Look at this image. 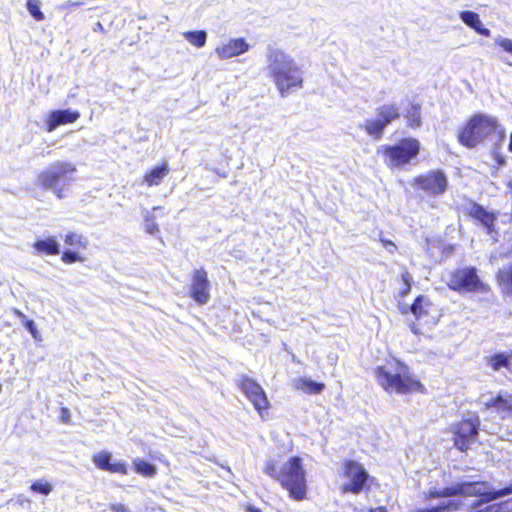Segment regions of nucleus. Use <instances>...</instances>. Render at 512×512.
I'll use <instances>...</instances> for the list:
<instances>
[{
    "mask_svg": "<svg viewBox=\"0 0 512 512\" xmlns=\"http://www.w3.org/2000/svg\"><path fill=\"white\" fill-rule=\"evenodd\" d=\"M266 71L281 97L285 98L303 87V70L283 50L269 45L266 49Z\"/></svg>",
    "mask_w": 512,
    "mask_h": 512,
    "instance_id": "nucleus-1",
    "label": "nucleus"
},
{
    "mask_svg": "<svg viewBox=\"0 0 512 512\" xmlns=\"http://www.w3.org/2000/svg\"><path fill=\"white\" fill-rule=\"evenodd\" d=\"M505 139V130L497 118L476 114L471 117L458 133V141L466 148H475L479 144L497 147Z\"/></svg>",
    "mask_w": 512,
    "mask_h": 512,
    "instance_id": "nucleus-2",
    "label": "nucleus"
},
{
    "mask_svg": "<svg viewBox=\"0 0 512 512\" xmlns=\"http://www.w3.org/2000/svg\"><path fill=\"white\" fill-rule=\"evenodd\" d=\"M375 378L377 383L389 393L407 394L424 390L421 382L413 377L410 368L404 363L398 362L397 368L393 371L378 366L375 369Z\"/></svg>",
    "mask_w": 512,
    "mask_h": 512,
    "instance_id": "nucleus-3",
    "label": "nucleus"
},
{
    "mask_svg": "<svg viewBox=\"0 0 512 512\" xmlns=\"http://www.w3.org/2000/svg\"><path fill=\"white\" fill-rule=\"evenodd\" d=\"M279 483L289 492V496L302 501L307 495L306 473L302 466V459L298 456L291 457L282 465V474Z\"/></svg>",
    "mask_w": 512,
    "mask_h": 512,
    "instance_id": "nucleus-4",
    "label": "nucleus"
},
{
    "mask_svg": "<svg viewBox=\"0 0 512 512\" xmlns=\"http://www.w3.org/2000/svg\"><path fill=\"white\" fill-rule=\"evenodd\" d=\"M76 172L74 164L65 161H56L38 176V182L43 189H52L58 186H68L73 181Z\"/></svg>",
    "mask_w": 512,
    "mask_h": 512,
    "instance_id": "nucleus-5",
    "label": "nucleus"
},
{
    "mask_svg": "<svg viewBox=\"0 0 512 512\" xmlns=\"http://www.w3.org/2000/svg\"><path fill=\"white\" fill-rule=\"evenodd\" d=\"M420 151V142L415 138H404L394 145L383 146L388 164L394 167L404 166L414 160Z\"/></svg>",
    "mask_w": 512,
    "mask_h": 512,
    "instance_id": "nucleus-6",
    "label": "nucleus"
},
{
    "mask_svg": "<svg viewBox=\"0 0 512 512\" xmlns=\"http://www.w3.org/2000/svg\"><path fill=\"white\" fill-rule=\"evenodd\" d=\"M449 287L457 292H486L488 287L477 275L475 267L457 269L451 273Z\"/></svg>",
    "mask_w": 512,
    "mask_h": 512,
    "instance_id": "nucleus-7",
    "label": "nucleus"
},
{
    "mask_svg": "<svg viewBox=\"0 0 512 512\" xmlns=\"http://www.w3.org/2000/svg\"><path fill=\"white\" fill-rule=\"evenodd\" d=\"M480 419L477 415L464 419L454 426V446L461 452H466L479 434Z\"/></svg>",
    "mask_w": 512,
    "mask_h": 512,
    "instance_id": "nucleus-8",
    "label": "nucleus"
},
{
    "mask_svg": "<svg viewBox=\"0 0 512 512\" xmlns=\"http://www.w3.org/2000/svg\"><path fill=\"white\" fill-rule=\"evenodd\" d=\"M344 477L347 479L341 486L342 492L359 494L365 487L369 474L366 469L354 460H346L343 463Z\"/></svg>",
    "mask_w": 512,
    "mask_h": 512,
    "instance_id": "nucleus-9",
    "label": "nucleus"
},
{
    "mask_svg": "<svg viewBox=\"0 0 512 512\" xmlns=\"http://www.w3.org/2000/svg\"><path fill=\"white\" fill-rule=\"evenodd\" d=\"M235 382L238 388L262 416V411L267 409L269 406V402L263 388L255 380L246 375H240Z\"/></svg>",
    "mask_w": 512,
    "mask_h": 512,
    "instance_id": "nucleus-10",
    "label": "nucleus"
},
{
    "mask_svg": "<svg viewBox=\"0 0 512 512\" xmlns=\"http://www.w3.org/2000/svg\"><path fill=\"white\" fill-rule=\"evenodd\" d=\"M416 186L428 195L438 196L446 192L448 179L443 170H431L415 178Z\"/></svg>",
    "mask_w": 512,
    "mask_h": 512,
    "instance_id": "nucleus-11",
    "label": "nucleus"
},
{
    "mask_svg": "<svg viewBox=\"0 0 512 512\" xmlns=\"http://www.w3.org/2000/svg\"><path fill=\"white\" fill-rule=\"evenodd\" d=\"M209 289L207 272L203 268L196 269L190 285L191 297L200 305L206 304L210 299Z\"/></svg>",
    "mask_w": 512,
    "mask_h": 512,
    "instance_id": "nucleus-12",
    "label": "nucleus"
},
{
    "mask_svg": "<svg viewBox=\"0 0 512 512\" xmlns=\"http://www.w3.org/2000/svg\"><path fill=\"white\" fill-rule=\"evenodd\" d=\"M474 484H479L480 486V493L475 494V497H478L479 500L474 503V508H478L483 504L490 503L512 494V482L501 489H494V487L487 481L474 480Z\"/></svg>",
    "mask_w": 512,
    "mask_h": 512,
    "instance_id": "nucleus-13",
    "label": "nucleus"
},
{
    "mask_svg": "<svg viewBox=\"0 0 512 512\" xmlns=\"http://www.w3.org/2000/svg\"><path fill=\"white\" fill-rule=\"evenodd\" d=\"M79 117L80 113L71 109L53 110L46 121V130L47 132H52L60 125L75 122Z\"/></svg>",
    "mask_w": 512,
    "mask_h": 512,
    "instance_id": "nucleus-14",
    "label": "nucleus"
},
{
    "mask_svg": "<svg viewBox=\"0 0 512 512\" xmlns=\"http://www.w3.org/2000/svg\"><path fill=\"white\" fill-rule=\"evenodd\" d=\"M469 215L481 223V225L486 229L487 234L492 235L495 231L497 215L487 211L482 205L475 202L472 203L469 209Z\"/></svg>",
    "mask_w": 512,
    "mask_h": 512,
    "instance_id": "nucleus-15",
    "label": "nucleus"
},
{
    "mask_svg": "<svg viewBox=\"0 0 512 512\" xmlns=\"http://www.w3.org/2000/svg\"><path fill=\"white\" fill-rule=\"evenodd\" d=\"M250 45L244 38L230 40L227 44H223L216 48V53L221 59H229L247 52Z\"/></svg>",
    "mask_w": 512,
    "mask_h": 512,
    "instance_id": "nucleus-16",
    "label": "nucleus"
},
{
    "mask_svg": "<svg viewBox=\"0 0 512 512\" xmlns=\"http://www.w3.org/2000/svg\"><path fill=\"white\" fill-rule=\"evenodd\" d=\"M487 408H495L503 417L512 415V395L508 392H500L497 395H491L484 401Z\"/></svg>",
    "mask_w": 512,
    "mask_h": 512,
    "instance_id": "nucleus-17",
    "label": "nucleus"
},
{
    "mask_svg": "<svg viewBox=\"0 0 512 512\" xmlns=\"http://www.w3.org/2000/svg\"><path fill=\"white\" fill-rule=\"evenodd\" d=\"M459 17L469 28L473 29L476 33L486 37L490 36V30L483 26L478 13L466 10L460 12Z\"/></svg>",
    "mask_w": 512,
    "mask_h": 512,
    "instance_id": "nucleus-18",
    "label": "nucleus"
},
{
    "mask_svg": "<svg viewBox=\"0 0 512 512\" xmlns=\"http://www.w3.org/2000/svg\"><path fill=\"white\" fill-rule=\"evenodd\" d=\"M378 119L387 127L393 121L400 118V108L397 104H383L376 108Z\"/></svg>",
    "mask_w": 512,
    "mask_h": 512,
    "instance_id": "nucleus-19",
    "label": "nucleus"
},
{
    "mask_svg": "<svg viewBox=\"0 0 512 512\" xmlns=\"http://www.w3.org/2000/svg\"><path fill=\"white\" fill-rule=\"evenodd\" d=\"M432 307L433 304L428 297L419 295L414 299V302L411 304L409 309L416 320H421L430 314Z\"/></svg>",
    "mask_w": 512,
    "mask_h": 512,
    "instance_id": "nucleus-20",
    "label": "nucleus"
},
{
    "mask_svg": "<svg viewBox=\"0 0 512 512\" xmlns=\"http://www.w3.org/2000/svg\"><path fill=\"white\" fill-rule=\"evenodd\" d=\"M33 248L37 252L46 255H58L60 253V243L54 236L35 241Z\"/></svg>",
    "mask_w": 512,
    "mask_h": 512,
    "instance_id": "nucleus-21",
    "label": "nucleus"
},
{
    "mask_svg": "<svg viewBox=\"0 0 512 512\" xmlns=\"http://www.w3.org/2000/svg\"><path fill=\"white\" fill-rule=\"evenodd\" d=\"M169 173V166L166 162L154 167L144 176V182L150 186L159 185L162 179Z\"/></svg>",
    "mask_w": 512,
    "mask_h": 512,
    "instance_id": "nucleus-22",
    "label": "nucleus"
},
{
    "mask_svg": "<svg viewBox=\"0 0 512 512\" xmlns=\"http://www.w3.org/2000/svg\"><path fill=\"white\" fill-rule=\"evenodd\" d=\"M360 128L364 129L367 134L375 140H380L383 136L386 126L378 119H368Z\"/></svg>",
    "mask_w": 512,
    "mask_h": 512,
    "instance_id": "nucleus-23",
    "label": "nucleus"
},
{
    "mask_svg": "<svg viewBox=\"0 0 512 512\" xmlns=\"http://www.w3.org/2000/svg\"><path fill=\"white\" fill-rule=\"evenodd\" d=\"M404 116L409 127L418 128L421 126V106L419 104L412 103L411 106L406 110Z\"/></svg>",
    "mask_w": 512,
    "mask_h": 512,
    "instance_id": "nucleus-24",
    "label": "nucleus"
},
{
    "mask_svg": "<svg viewBox=\"0 0 512 512\" xmlns=\"http://www.w3.org/2000/svg\"><path fill=\"white\" fill-rule=\"evenodd\" d=\"M133 465L135 472L145 477H154L157 473L156 466L146 460L137 458L133 461Z\"/></svg>",
    "mask_w": 512,
    "mask_h": 512,
    "instance_id": "nucleus-25",
    "label": "nucleus"
},
{
    "mask_svg": "<svg viewBox=\"0 0 512 512\" xmlns=\"http://www.w3.org/2000/svg\"><path fill=\"white\" fill-rule=\"evenodd\" d=\"M183 36L189 43L198 48L205 46L207 41V33L204 30L186 31Z\"/></svg>",
    "mask_w": 512,
    "mask_h": 512,
    "instance_id": "nucleus-26",
    "label": "nucleus"
},
{
    "mask_svg": "<svg viewBox=\"0 0 512 512\" xmlns=\"http://www.w3.org/2000/svg\"><path fill=\"white\" fill-rule=\"evenodd\" d=\"M92 462L98 469L106 471L113 462V455L108 451H101L93 455Z\"/></svg>",
    "mask_w": 512,
    "mask_h": 512,
    "instance_id": "nucleus-27",
    "label": "nucleus"
},
{
    "mask_svg": "<svg viewBox=\"0 0 512 512\" xmlns=\"http://www.w3.org/2000/svg\"><path fill=\"white\" fill-rule=\"evenodd\" d=\"M297 387L303 391H308L314 394L321 393L325 388L324 384L310 378H301Z\"/></svg>",
    "mask_w": 512,
    "mask_h": 512,
    "instance_id": "nucleus-28",
    "label": "nucleus"
},
{
    "mask_svg": "<svg viewBox=\"0 0 512 512\" xmlns=\"http://www.w3.org/2000/svg\"><path fill=\"white\" fill-rule=\"evenodd\" d=\"M489 365L494 370H500L501 368H506L508 370V366L511 365V360H509V353H497L491 356Z\"/></svg>",
    "mask_w": 512,
    "mask_h": 512,
    "instance_id": "nucleus-29",
    "label": "nucleus"
},
{
    "mask_svg": "<svg viewBox=\"0 0 512 512\" xmlns=\"http://www.w3.org/2000/svg\"><path fill=\"white\" fill-rule=\"evenodd\" d=\"M26 8H27L28 12L30 13V15L36 21L44 20L45 16L40 9V1L39 0H27Z\"/></svg>",
    "mask_w": 512,
    "mask_h": 512,
    "instance_id": "nucleus-30",
    "label": "nucleus"
},
{
    "mask_svg": "<svg viewBox=\"0 0 512 512\" xmlns=\"http://www.w3.org/2000/svg\"><path fill=\"white\" fill-rule=\"evenodd\" d=\"M264 472L279 482L280 475L282 474V466L279 467L275 460L269 459L266 461Z\"/></svg>",
    "mask_w": 512,
    "mask_h": 512,
    "instance_id": "nucleus-31",
    "label": "nucleus"
},
{
    "mask_svg": "<svg viewBox=\"0 0 512 512\" xmlns=\"http://www.w3.org/2000/svg\"><path fill=\"white\" fill-rule=\"evenodd\" d=\"M30 489L34 493H38V494H41V495H44V496H48L52 492L53 487L47 481L37 480V481H34L31 484Z\"/></svg>",
    "mask_w": 512,
    "mask_h": 512,
    "instance_id": "nucleus-32",
    "label": "nucleus"
},
{
    "mask_svg": "<svg viewBox=\"0 0 512 512\" xmlns=\"http://www.w3.org/2000/svg\"><path fill=\"white\" fill-rule=\"evenodd\" d=\"M499 281L505 286L509 293H512V266L507 269H501L498 272Z\"/></svg>",
    "mask_w": 512,
    "mask_h": 512,
    "instance_id": "nucleus-33",
    "label": "nucleus"
},
{
    "mask_svg": "<svg viewBox=\"0 0 512 512\" xmlns=\"http://www.w3.org/2000/svg\"><path fill=\"white\" fill-rule=\"evenodd\" d=\"M144 229L147 233L151 235H155L159 232L158 224L155 222V217L153 215H147L144 221Z\"/></svg>",
    "mask_w": 512,
    "mask_h": 512,
    "instance_id": "nucleus-34",
    "label": "nucleus"
},
{
    "mask_svg": "<svg viewBox=\"0 0 512 512\" xmlns=\"http://www.w3.org/2000/svg\"><path fill=\"white\" fill-rule=\"evenodd\" d=\"M106 471L110 473H119L122 475L128 474L127 464L125 462L115 460H113V462Z\"/></svg>",
    "mask_w": 512,
    "mask_h": 512,
    "instance_id": "nucleus-35",
    "label": "nucleus"
},
{
    "mask_svg": "<svg viewBox=\"0 0 512 512\" xmlns=\"http://www.w3.org/2000/svg\"><path fill=\"white\" fill-rule=\"evenodd\" d=\"M401 279L403 281L404 287L400 291L399 295L401 297H405L411 291L412 276L407 271H405L401 274Z\"/></svg>",
    "mask_w": 512,
    "mask_h": 512,
    "instance_id": "nucleus-36",
    "label": "nucleus"
},
{
    "mask_svg": "<svg viewBox=\"0 0 512 512\" xmlns=\"http://www.w3.org/2000/svg\"><path fill=\"white\" fill-rule=\"evenodd\" d=\"M81 260V256L73 250L67 249L62 253V261L66 264H72Z\"/></svg>",
    "mask_w": 512,
    "mask_h": 512,
    "instance_id": "nucleus-37",
    "label": "nucleus"
},
{
    "mask_svg": "<svg viewBox=\"0 0 512 512\" xmlns=\"http://www.w3.org/2000/svg\"><path fill=\"white\" fill-rule=\"evenodd\" d=\"M22 323H23V326L25 327V329L31 334V336L35 340H38L40 338L39 331H38L36 324L33 320L25 319Z\"/></svg>",
    "mask_w": 512,
    "mask_h": 512,
    "instance_id": "nucleus-38",
    "label": "nucleus"
},
{
    "mask_svg": "<svg viewBox=\"0 0 512 512\" xmlns=\"http://www.w3.org/2000/svg\"><path fill=\"white\" fill-rule=\"evenodd\" d=\"M495 43L498 44L505 52L512 55V40L511 39L498 37L495 39Z\"/></svg>",
    "mask_w": 512,
    "mask_h": 512,
    "instance_id": "nucleus-39",
    "label": "nucleus"
},
{
    "mask_svg": "<svg viewBox=\"0 0 512 512\" xmlns=\"http://www.w3.org/2000/svg\"><path fill=\"white\" fill-rule=\"evenodd\" d=\"M82 235L70 232L65 236V243L70 246L82 245Z\"/></svg>",
    "mask_w": 512,
    "mask_h": 512,
    "instance_id": "nucleus-40",
    "label": "nucleus"
},
{
    "mask_svg": "<svg viewBox=\"0 0 512 512\" xmlns=\"http://www.w3.org/2000/svg\"><path fill=\"white\" fill-rule=\"evenodd\" d=\"M85 4V1H73V0H67L65 1L64 3H62L60 6H59V9L61 10H68V11H72L74 10L75 8L81 6V5H84Z\"/></svg>",
    "mask_w": 512,
    "mask_h": 512,
    "instance_id": "nucleus-41",
    "label": "nucleus"
},
{
    "mask_svg": "<svg viewBox=\"0 0 512 512\" xmlns=\"http://www.w3.org/2000/svg\"><path fill=\"white\" fill-rule=\"evenodd\" d=\"M381 242L383 243L385 249L390 253H393L396 249V245L391 240L381 239Z\"/></svg>",
    "mask_w": 512,
    "mask_h": 512,
    "instance_id": "nucleus-42",
    "label": "nucleus"
},
{
    "mask_svg": "<svg viewBox=\"0 0 512 512\" xmlns=\"http://www.w3.org/2000/svg\"><path fill=\"white\" fill-rule=\"evenodd\" d=\"M63 187L64 186H58L56 188L51 189L55 193V195L57 196L58 199H62L64 197Z\"/></svg>",
    "mask_w": 512,
    "mask_h": 512,
    "instance_id": "nucleus-43",
    "label": "nucleus"
},
{
    "mask_svg": "<svg viewBox=\"0 0 512 512\" xmlns=\"http://www.w3.org/2000/svg\"><path fill=\"white\" fill-rule=\"evenodd\" d=\"M69 418H70L69 410L67 408H62V413H61L62 421L67 423L69 421Z\"/></svg>",
    "mask_w": 512,
    "mask_h": 512,
    "instance_id": "nucleus-44",
    "label": "nucleus"
},
{
    "mask_svg": "<svg viewBox=\"0 0 512 512\" xmlns=\"http://www.w3.org/2000/svg\"><path fill=\"white\" fill-rule=\"evenodd\" d=\"M368 512H387V509L384 506H379L377 508L370 509Z\"/></svg>",
    "mask_w": 512,
    "mask_h": 512,
    "instance_id": "nucleus-45",
    "label": "nucleus"
},
{
    "mask_svg": "<svg viewBox=\"0 0 512 512\" xmlns=\"http://www.w3.org/2000/svg\"><path fill=\"white\" fill-rule=\"evenodd\" d=\"M247 511H248V512H262L259 508L254 507V506H249V507L247 508Z\"/></svg>",
    "mask_w": 512,
    "mask_h": 512,
    "instance_id": "nucleus-46",
    "label": "nucleus"
},
{
    "mask_svg": "<svg viewBox=\"0 0 512 512\" xmlns=\"http://www.w3.org/2000/svg\"><path fill=\"white\" fill-rule=\"evenodd\" d=\"M496 160H497V163H498L500 166L505 165V159H504L503 157L498 156Z\"/></svg>",
    "mask_w": 512,
    "mask_h": 512,
    "instance_id": "nucleus-47",
    "label": "nucleus"
},
{
    "mask_svg": "<svg viewBox=\"0 0 512 512\" xmlns=\"http://www.w3.org/2000/svg\"><path fill=\"white\" fill-rule=\"evenodd\" d=\"M16 315L22 319V322L26 319L25 315L19 310H16Z\"/></svg>",
    "mask_w": 512,
    "mask_h": 512,
    "instance_id": "nucleus-48",
    "label": "nucleus"
},
{
    "mask_svg": "<svg viewBox=\"0 0 512 512\" xmlns=\"http://www.w3.org/2000/svg\"><path fill=\"white\" fill-rule=\"evenodd\" d=\"M509 360H511V365L508 366V370L512 372V351L509 352Z\"/></svg>",
    "mask_w": 512,
    "mask_h": 512,
    "instance_id": "nucleus-49",
    "label": "nucleus"
},
{
    "mask_svg": "<svg viewBox=\"0 0 512 512\" xmlns=\"http://www.w3.org/2000/svg\"><path fill=\"white\" fill-rule=\"evenodd\" d=\"M97 29H99V30H101V31H103V29H104V28H103V26H102V24H101L100 22H97V23H96V28H95L94 30L96 31Z\"/></svg>",
    "mask_w": 512,
    "mask_h": 512,
    "instance_id": "nucleus-50",
    "label": "nucleus"
},
{
    "mask_svg": "<svg viewBox=\"0 0 512 512\" xmlns=\"http://www.w3.org/2000/svg\"><path fill=\"white\" fill-rule=\"evenodd\" d=\"M509 151L512 152V133L510 134V140H509Z\"/></svg>",
    "mask_w": 512,
    "mask_h": 512,
    "instance_id": "nucleus-51",
    "label": "nucleus"
},
{
    "mask_svg": "<svg viewBox=\"0 0 512 512\" xmlns=\"http://www.w3.org/2000/svg\"><path fill=\"white\" fill-rule=\"evenodd\" d=\"M411 330L413 333L418 334V328L414 324L411 326Z\"/></svg>",
    "mask_w": 512,
    "mask_h": 512,
    "instance_id": "nucleus-52",
    "label": "nucleus"
},
{
    "mask_svg": "<svg viewBox=\"0 0 512 512\" xmlns=\"http://www.w3.org/2000/svg\"><path fill=\"white\" fill-rule=\"evenodd\" d=\"M502 62L506 63V64H509L512 66V63H510L509 61H507L505 58H501Z\"/></svg>",
    "mask_w": 512,
    "mask_h": 512,
    "instance_id": "nucleus-53",
    "label": "nucleus"
},
{
    "mask_svg": "<svg viewBox=\"0 0 512 512\" xmlns=\"http://www.w3.org/2000/svg\"><path fill=\"white\" fill-rule=\"evenodd\" d=\"M512 502V500H510ZM510 511H512V505L510 506Z\"/></svg>",
    "mask_w": 512,
    "mask_h": 512,
    "instance_id": "nucleus-54",
    "label": "nucleus"
}]
</instances>
